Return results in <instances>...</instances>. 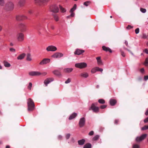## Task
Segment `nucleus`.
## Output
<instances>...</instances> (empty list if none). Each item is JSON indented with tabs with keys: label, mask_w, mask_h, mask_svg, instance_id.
I'll return each instance as SVG.
<instances>
[{
	"label": "nucleus",
	"mask_w": 148,
	"mask_h": 148,
	"mask_svg": "<svg viewBox=\"0 0 148 148\" xmlns=\"http://www.w3.org/2000/svg\"><path fill=\"white\" fill-rule=\"evenodd\" d=\"M60 9L61 12H64L66 11V10L64 8H62L60 5H59Z\"/></svg>",
	"instance_id": "obj_34"
},
{
	"label": "nucleus",
	"mask_w": 148,
	"mask_h": 148,
	"mask_svg": "<svg viewBox=\"0 0 148 148\" xmlns=\"http://www.w3.org/2000/svg\"><path fill=\"white\" fill-rule=\"evenodd\" d=\"M50 60L48 59H45L42 61L40 64L41 65L46 64L50 62Z\"/></svg>",
	"instance_id": "obj_16"
},
{
	"label": "nucleus",
	"mask_w": 148,
	"mask_h": 148,
	"mask_svg": "<svg viewBox=\"0 0 148 148\" xmlns=\"http://www.w3.org/2000/svg\"><path fill=\"white\" fill-rule=\"evenodd\" d=\"M94 132L93 131H90L89 133V135L90 136H92L94 134Z\"/></svg>",
	"instance_id": "obj_50"
},
{
	"label": "nucleus",
	"mask_w": 148,
	"mask_h": 148,
	"mask_svg": "<svg viewBox=\"0 0 148 148\" xmlns=\"http://www.w3.org/2000/svg\"><path fill=\"white\" fill-rule=\"evenodd\" d=\"M71 13V14L70 15L71 17H74L75 15V14L73 12H70Z\"/></svg>",
	"instance_id": "obj_57"
},
{
	"label": "nucleus",
	"mask_w": 148,
	"mask_h": 148,
	"mask_svg": "<svg viewBox=\"0 0 148 148\" xmlns=\"http://www.w3.org/2000/svg\"><path fill=\"white\" fill-rule=\"evenodd\" d=\"M119 121V120H115L114 121V124H117L118 123Z\"/></svg>",
	"instance_id": "obj_60"
},
{
	"label": "nucleus",
	"mask_w": 148,
	"mask_h": 148,
	"mask_svg": "<svg viewBox=\"0 0 148 148\" xmlns=\"http://www.w3.org/2000/svg\"><path fill=\"white\" fill-rule=\"evenodd\" d=\"M70 134H67L66 136V139H68L69 138L70 136Z\"/></svg>",
	"instance_id": "obj_48"
},
{
	"label": "nucleus",
	"mask_w": 148,
	"mask_h": 148,
	"mask_svg": "<svg viewBox=\"0 0 148 148\" xmlns=\"http://www.w3.org/2000/svg\"><path fill=\"white\" fill-rule=\"evenodd\" d=\"M97 61V64L99 65H103V62L101 59V57H98L96 58Z\"/></svg>",
	"instance_id": "obj_19"
},
{
	"label": "nucleus",
	"mask_w": 148,
	"mask_h": 148,
	"mask_svg": "<svg viewBox=\"0 0 148 148\" xmlns=\"http://www.w3.org/2000/svg\"><path fill=\"white\" fill-rule=\"evenodd\" d=\"M121 55L123 57H125V54L123 51H121Z\"/></svg>",
	"instance_id": "obj_55"
},
{
	"label": "nucleus",
	"mask_w": 148,
	"mask_h": 148,
	"mask_svg": "<svg viewBox=\"0 0 148 148\" xmlns=\"http://www.w3.org/2000/svg\"><path fill=\"white\" fill-rule=\"evenodd\" d=\"M142 77L140 76L138 77L137 78V80L140 81H141L142 80Z\"/></svg>",
	"instance_id": "obj_53"
},
{
	"label": "nucleus",
	"mask_w": 148,
	"mask_h": 148,
	"mask_svg": "<svg viewBox=\"0 0 148 148\" xmlns=\"http://www.w3.org/2000/svg\"><path fill=\"white\" fill-rule=\"evenodd\" d=\"M98 102L101 104H104L105 103V101L103 99H99L98 100Z\"/></svg>",
	"instance_id": "obj_35"
},
{
	"label": "nucleus",
	"mask_w": 148,
	"mask_h": 148,
	"mask_svg": "<svg viewBox=\"0 0 148 148\" xmlns=\"http://www.w3.org/2000/svg\"><path fill=\"white\" fill-rule=\"evenodd\" d=\"M140 11L143 13H145L146 12V10L145 9L141 8H140Z\"/></svg>",
	"instance_id": "obj_43"
},
{
	"label": "nucleus",
	"mask_w": 148,
	"mask_h": 148,
	"mask_svg": "<svg viewBox=\"0 0 148 148\" xmlns=\"http://www.w3.org/2000/svg\"><path fill=\"white\" fill-rule=\"evenodd\" d=\"M16 37L17 40L19 42H22L24 40V34L21 32L18 33Z\"/></svg>",
	"instance_id": "obj_2"
},
{
	"label": "nucleus",
	"mask_w": 148,
	"mask_h": 148,
	"mask_svg": "<svg viewBox=\"0 0 148 148\" xmlns=\"http://www.w3.org/2000/svg\"><path fill=\"white\" fill-rule=\"evenodd\" d=\"M73 70L72 68H66L64 69V72L66 73H69L72 72Z\"/></svg>",
	"instance_id": "obj_23"
},
{
	"label": "nucleus",
	"mask_w": 148,
	"mask_h": 148,
	"mask_svg": "<svg viewBox=\"0 0 148 148\" xmlns=\"http://www.w3.org/2000/svg\"><path fill=\"white\" fill-rule=\"evenodd\" d=\"M143 52L145 53H146L148 54V50L147 49H145L143 50Z\"/></svg>",
	"instance_id": "obj_56"
},
{
	"label": "nucleus",
	"mask_w": 148,
	"mask_h": 148,
	"mask_svg": "<svg viewBox=\"0 0 148 148\" xmlns=\"http://www.w3.org/2000/svg\"><path fill=\"white\" fill-rule=\"evenodd\" d=\"M107 107V106L105 105H101L100 106V108L101 109H103L105 108H106Z\"/></svg>",
	"instance_id": "obj_45"
},
{
	"label": "nucleus",
	"mask_w": 148,
	"mask_h": 148,
	"mask_svg": "<svg viewBox=\"0 0 148 148\" xmlns=\"http://www.w3.org/2000/svg\"><path fill=\"white\" fill-rule=\"evenodd\" d=\"M27 110L29 111H32L34 108V104L33 100L31 98H29L27 100Z\"/></svg>",
	"instance_id": "obj_1"
},
{
	"label": "nucleus",
	"mask_w": 148,
	"mask_h": 148,
	"mask_svg": "<svg viewBox=\"0 0 148 148\" xmlns=\"http://www.w3.org/2000/svg\"><path fill=\"white\" fill-rule=\"evenodd\" d=\"M144 64L146 66H148V57L146 59Z\"/></svg>",
	"instance_id": "obj_38"
},
{
	"label": "nucleus",
	"mask_w": 148,
	"mask_h": 148,
	"mask_svg": "<svg viewBox=\"0 0 148 148\" xmlns=\"http://www.w3.org/2000/svg\"><path fill=\"white\" fill-rule=\"evenodd\" d=\"M148 129V125H145L141 128L142 130H145Z\"/></svg>",
	"instance_id": "obj_41"
},
{
	"label": "nucleus",
	"mask_w": 148,
	"mask_h": 148,
	"mask_svg": "<svg viewBox=\"0 0 148 148\" xmlns=\"http://www.w3.org/2000/svg\"><path fill=\"white\" fill-rule=\"evenodd\" d=\"M144 79L145 80H147L148 79V76H145Z\"/></svg>",
	"instance_id": "obj_58"
},
{
	"label": "nucleus",
	"mask_w": 148,
	"mask_h": 148,
	"mask_svg": "<svg viewBox=\"0 0 148 148\" xmlns=\"http://www.w3.org/2000/svg\"><path fill=\"white\" fill-rule=\"evenodd\" d=\"M53 80V79L52 78H50L47 79L45 80L44 82L45 84L46 85H47V84H49Z\"/></svg>",
	"instance_id": "obj_18"
},
{
	"label": "nucleus",
	"mask_w": 148,
	"mask_h": 148,
	"mask_svg": "<svg viewBox=\"0 0 148 148\" xmlns=\"http://www.w3.org/2000/svg\"><path fill=\"white\" fill-rule=\"evenodd\" d=\"M18 27L21 32H25L26 31V26L24 24L20 23L19 24Z\"/></svg>",
	"instance_id": "obj_7"
},
{
	"label": "nucleus",
	"mask_w": 148,
	"mask_h": 148,
	"mask_svg": "<svg viewBox=\"0 0 148 148\" xmlns=\"http://www.w3.org/2000/svg\"><path fill=\"white\" fill-rule=\"evenodd\" d=\"M140 71L141 73H144L145 72L144 69L143 68L141 69L140 70Z\"/></svg>",
	"instance_id": "obj_51"
},
{
	"label": "nucleus",
	"mask_w": 148,
	"mask_h": 148,
	"mask_svg": "<svg viewBox=\"0 0 148 148\" xmlns=\"http://www.w3.org/2000/svg\"><path fill=\"white\" fill-rule=\"evenodd\" d=\"M84 51L82 49H77L74 53L75 55H80L84 52Z\"/></svg>",
	"instance_id": "obj_13"
},
{
	"label": "nucleus",
	"mask_w": 148,
	"mask_h": 148,
	"mask_svg": "<svg viewBox=\"0 0 148 148\" xmlns=\"http://www.w3.org/2000/svg\"><path fill=\"white\" fill-rule=\"evenodd\" d=\"M63 56V54L59 52H57L52 56V57L55 58H59Z\"/></svg>",
	"instance_id": "obj_9"
},
{
	"label": "nucleus",
	"mask_w": 148,
	"mask_h": 148,
	"mask_svg": "<svg viewBox=\"0 0 148 148\" xmlns=\"http://www.w3.org/2000/svg\"><path fill=\"white\" fill-rule=\"evenodd\" d=\"M116 103V101L115 99H111L110 101V105L112 106H114Z\"/></svg>",
	"instance_id": "obj_21"
},
{
	"label": "nucleus",
	"mask_w": 148,
	"mask_h": 148,
	"mask_svg": "<svg viewBox=\"0 0 148 148\" xmlns=\"http://www.w3.org/2000/svg\"><path fill=\"white\" fill-rule=\"evenodd\" d=\"M125 43L127 47H129L128 46V42L127 41H125Z\"/></svg>",
	"instance_id": "obj_61"
},
{
	"label": "nucleus",
	"mask_w": 148,
	"mask_h": 148,
	"mask_svg": "<svg viewBox=\"0 0 148 148\" xmlns=\"http://www.w3.org/2000/svg\"><path fill=\"white\" fill-rule=\"evenodd\" d=\"M124 49H125L126 50H127V51H128L129 52H130L131 53H132V52L131 51L129 50L128 49L126 48H124Z\"/></svg>",
	"instance_id": "obj_62"
},
{
	"label": "nucleus",
	"mask_w": 148,
	"mask_h": 148,
	"mask_svg": "<svg viewBox=\"0 0 148 148\" xmlns=\"http://www.w3.org/2000/svg\"><path fill=\"white\" fill-rule=\"evenodd\" d=\"M90 3V2L89 1H87L84 3V4L86 6H87Z\"/></svg>",
	"instance_id": "obj_42"
},
{
	"label": "nucleus",
	"mask_w": 148,
	"mask_h": 148,
	"mask_svg": "<svg viewBox=\"0 0 148 148\" xmlns=\"http://www.w3.org/2000/svg\"><path fill=\"white\" fill-rule=\"evenodd\" d=\"M85 142V140L84 139H82L81 140H79L78 141V143L79 145H83Z\"/></svg>",
	"instance_id": "obj_27"
},
{
	"label": "nucleus",
	"mask_w": 148,
	"mask_h": 148,
	"mask_svg": "<svg viewBox=\"0 0 148 148\" xmlns=\"http://www.w3.org/2000/svg\"><path fill=\"white\" fill-rule=\"evenodd\" d=\"M102 48L103 50L107 52H109L110 53H111L112 52V50L108 47H107L105 46H103L102 47Z\"/></svg>",
	"instance_id": "obj_17"
},
{
	"label": "nucleus",
	"mask_w": 148,
	"mask_h": 148,
	"mask_svg": "<svg viewBox=\"0 0 148 148\" xmlns=\"http://www.w3.org/2000/svg\"><path fill=\"white\" fill-rule=\"evenodd\" d=\"M80 76L84 78H87L88 76V74L87 73H83L80 74Z\"/></svg>",
	"instance_id": "obj_26"
},
{
	"label": "nucleus",
	"mask_w": 148,
	"mask_h": 148,
	"mask_svg": "<svg viewBox=\"0 0 148 148\" xmlns=\"http://www.w3.org/2000/svg\"><path fill=\"white\" fill-rule=\"evenodd\" d=\"M97 71L96 67L92 68L91 70V72L94 73Z\"/></svg>",
	"instance_id": "obj_39"
},
{
	"label": "nucleus",
	"mask_w": 148,
	"mask_h": 148,
	"mask_svg": "<svg viewBox=\"0 0 148 148\" xmlns=\"http://www.w3.org/2000/svg\"><path fill=\"white\" fill-rule=\"evenodd\" d=\"M71 81V79L69 78L65 82V83L68 84Z\"/></svg>",
	"instance_id": "obj_46"
},
{
	"label": "nucleus",
	"mask_w": 148,
	"mask_h": 148,
	"mask_svg": "<svg viewBox=\"0 0 148 148\" xmlns=\"http://www.w3.org/2000/svg\"><path fill=\"white\" fill-rule=\"evenodd\" d=\"M29 75L32 76H34L37 75V72L31 71L28 73Z\"/></svg>",
	"instance_id": "obj_22"
},
{
	"label": "nucleus",
	"mask_w": 148,
	"mask_h": 148,
	"mask_svg": "<svg viewBox=\"0 0 148 148\" xmlns=\"http://www.w3.org/2000/svg\"><path fill=\"white\" fill-rule=\"evenodd\" d=\"M32 84L31 82L29 83V85L28 86V88L30 90L31 89V87H32Z\"/></svg>",
	"instance_id": "obj_44"
},
{
	"label": "nucleus",
	"mask_w": 148,
	"mask_h": 148,
	"mask_svg": "<svg viewBox=\"0 0 148 148\" xmlns=\"http://www.w3.org/2000/svg\"><path fill=\"white\" fill-rule=\"evenodd\" d=\"M10 51L12 52H14L15 51V49L13 48H10Z\"/></svg>",
	"instance_id": "obj_52"
},
{
	"label": "nucleus",
	"mask_w": 148,
	"mask_h": 148,
	"mask_svg": "<svg viewBox=\"0 0 148 148\" xmlns=\"http://www.w3.org/2000/svg\"><path fill=\"white\" fill-rule=\"evenodd\" d=\"M77 116V114L75 113H73L71 114L69 117V119L70 120H72L75 118Z\"/></svg>",
	"instance_id": "obj_20"
},
{
	"label": "nucleus",
	"mask_w": 148,
	"mask_h": 148,
	"mask_svg": "<svg viewBox=\"0 0 148 148\" xmlns=\"http://www.w3.org/2000/svg\"><path fill=\"white\" fill-rule=\"evenodd\" d=\"M97 71H101L102 72L103 71V69L101 68H99V67H96Z\"/></svg>",
	"instance_id": "obj_40"
},
{
	"label": "nucleus",
	"mask_w": 148,
	"mask_h": 148,
	"mask_svg": "<svg viewBox=\"0 0 148 148\" xmlns=\"http://www.w3.org/2000/svg\"><path fill=\"white\" fill-rule=\"evenodd\" d=\"M53 16L55 20L56 21H58L59 17L58 15L56 14H53Z\"/></svg>",
	"instance_id": "obj_30"
},
{
	"label": "nucleus",
	"mask_w": 148,
	"mask_h": 148,
	"mask_svg": "<svg viewBox=\"0 0 148 148\" xmlns=\"http://www.w3.org/2000/svg\"><path fill=\"white\" fill-rule=\"evenodd\" d=\"M26 2V0H18V5L20 7H22L24 5Z\"/></svg>",
	"instance_id": "obj_14"
},
{
	"label": "nucleus",
	"mask_w": 148,
	"mask_h": 148,
	"mask_svg": "<svg viewBox=\"0 0 148 148\" xmlns=\"http://www.w3.org/2000/svg\"><path fill=\"white\" fill-rule=\"evenodd\" d=\"M47 74V73L46 72L43 73H40L38 72V76L41 75L42 76H44Z\"/></svg>",
	"instance_id": "obj_32"
},
{
	"label": "nucleus",
	"mask_w": 148,
	"mask_h": 148,
	"mask_svg": "<svg viewBox=\"0 0 148 148\" xmlns=\"http://www.w3.org/2000/svg\"><path fill=\"white\" fill-rule=\"evenodd\" d=\"M50 0H38V5H42L48 2Z\"/></svg>",
	"instance_id": "obj_15"
},
{
	"label": "nucleus",
	"mask_w": 148,
	"mask_h": 148,
	"mask_svg": "<svg viewBox=\"0 0 148 148\" xmlns=\"http://www.w3.org/2000/svg\"><path fill=\"white\" fill-rule=\"evenodd\" d=\"M144 122L145 123L148 122V117L144 120Z\"/></svg>",
	"instance_id": "obj_59"
},
{
	"label": "nucleus",
	"mask_w": 148,
	"mask_h": 148,
	"mask_svg": "<svg viewBox=\"0 0 148 148\" xmlns=\"http://www.w3.org/2000/svg\"><path fill=\"white\" fill-rule=\"evenodd\" d=\"M75 66L77 68L81 69L86 67L87 64L85 62H81L76 64H75Z\"/></svg>",
	"instance_id": "obj_5"
},
{
	"label": "nucleus",
	"mask_w": 148,
	"mask_h": 148,
	"mask_svg": "<svg viewBox=\"0 0 148 148\" xmlns=\"http://www.w3.org/2000/svg\"><path fill=\"white\" fill-rule=\"evenodd\" d=\"M76 5L75 4L74 5L73 7L72 8L70 11V12H73L76 8Z\"/></svg>",
	"instance_id": "obj_31"
},
{
	"label": "nucleus",
	"mask_w": 148,
	"mask_h": 148,
	"mask_svg": "<svg viewBox=\"0 0 148 148\" xmlns=\"http://www.w3.org/2000/svg\"><path fill=\"white\" fill-rule=\"evenodd\" d=\"M133 148H139V145L137 144H134L133 145Z\"/></svg>",
	"instance_id": "obj_47"
},
{
	"label": "nucleus",
	"mask_w": 148,
	"mask_h": 148,
	"mask_svg": "<svg viewBox=\"0 0 148 148\" xmlns=\"http://www.w3.org/2000/svg\"><path fill=\"white\" fill-rule=\"evenodd\" d=\"M25 54L23 53L19 55L17 57L18 60H22L23 59L25 56Z\"/></svg>",
	"instance_id": "obj_25"
},
{
	"label": "nucleus",
	"mask_w": 148,
	"mask_h": 148,
	"mask_svg": "<svg viewBox=\"0 0 148 148\" xmlns=\"http://www.w3.org/2000/svg\"><path fill=\"white\" fill-rule=\"evenodd\" d=\"M5 4L4 0H0V6H3Z\"/></svg>",
	"instance_id": "obj_36"
},
{
	"label": "nucleus",
	"mask_w": 148,
	"mask_h": 148,
	"mask_svg": "<svg viewBox=\"0 0 148 148\" xmlns=\"http://www.w3.org/2000/svg\"><path fill=\"white\" fill-rule=\"evenodd\" d=\"M5 8L8 11L12 10L14 8L13 3L11 2H8L6 4Z\"/></svg>",
	"instance_id": "obj_3"
},
{
	"label": "nucleus",
	"mask_w": 148,
	"mask_h": 148,
	"mask_svg": "<svg viewBox=\"0 0 148 148\" xmlns=\"http://www.w3.org/2000/svg\"><path fill=\"white\" fill-rule=\"evenodd\" d=\"M48 51H55L57 50V48L51 45L48 46L46 49Z\"/></svg>",
	"instance_id": "obj_12"
},
{
	"label": "nucleus",
	"mask_w": 148,
	"mask_h": 148,
	"mask_svg": "<svg viewBox=\"0 0 148 148\" xmlns=\"http://www.w3.org/2000/svg\"><path fill=\"white\" fill-rule=\"evenodd\" d=\"M91 144L89 143H88L84 145V148H91Z\"/></svg>",
	"instance_id": "obj_29"
},
{
	"label": "nucleus",
	"mask_w": 148,
	"mask_h": 148,
	"mask_svg": "<svg viewBox=\"0 0 148 148\" xmlns=\"http://www.w3.org/2000/svg\"><path fill=\"white\" fill-rule=\"evenodd\" d=\"M51 11L55 13H58L59 11V8L58 6L54 5L52 6L51 8Z\"/></svg>",
	"instance_id": "obj_10"
},
{
	"label": "nucleus",
	"mask_w": 148,
	"mask_h": 148,
	"mask_svg": "<svg viewBox=\"0 0 148 148\" xmlns=\"http://www.w3.org/2000/svg\"><path fill=\"white\" fill-rule=\"evenodd\" d=\"M27 19V17L25 15L20 14L17 15L16 16V19L17 21H20Z\"/></svg>",
	"instance_id": "obj_4"
},
{
	"label": "nucleus",
	"mask_w": 148,
	"mask_h": 148,
	"mask_svg": "<svg viewBox=\"0 0 148 148\" xmlns=\"http://www.w3.org/2000/svg\"><path fill=\"white\" fill-rule=\"evenodd\" d=\"M92 110L94 112L97 113L99 112V108L98 107L96 106L95 104L92 103L89 109L90 110Z\"/></svg>",
	"instance_id": "obj_6"
},
{
	"label": "nucleus",
	"mask_w": 148,
	"mask_h": 148,
	"mask_svg": "<svg viewBox=\"0 0 148 148\" xmlns=\"http://www.w3.org/2000/svg\"><path fill=\"white\" fill-rule=\"evenodd\" d=\"M3 64L4 66L6 67H9L10 66V64L5 61H3Z\"/></svg>",
	"instance_id": "obj_28"
},
{
	"label": "nucleus",
	"mask_w": 148,
	"mask_h": 148,
	"mask_svg": "<svg viewBox=\"0 0 148 148\" xmlns=\"http://www.w3.org/2000/svg\"><path fill=\"white\" fill-rule=\"evenodd\" d=\"M85 123V119L84 118L82 117L80 119L79 123V126L80 127H83Z\"/></svg>",
	"instance_id": "obj_8"
},
{
	"label": "nucleus",
	"mask_w": 148,
	"mask_h": 148,
	"mask_svg": "<svg viewBox=\"0 0 148 148\" xmlns=\"http://www.w3.org/2000/svg\"><path fill=\"white\" fill-rule=\"evenodd\" d=\"M6 148H10V146L9 145H7L6 147Z\"/></svg>",
	"instance_id": "obj_64"
},
{
	"label": "nucleus",
	"mask_w": 148,
	"mask_h": 148,
	"mask_svg": "<svg viewBox=\"0 0 148 148\" xmlns=\"http://www.w3.org/2000/svg\"><path fill=\"white\" fill-rule=\"evenodd\" d=\"M99 136L98 135H96L92 139L93 140H97L99 139Z\"/></svg>",
	"instance_id": "obj_37"
},
{
	"label": "nucleus",
	"mask_w": 148,
	"mask_h": 148,
	"mask_svg": "<svg viewBox=\"0 0 148 148\" xmlns=\"http://www.w3.org/2000/svg\"><path fill=\"white\" fill-rule=\"evenodd\" d=\"M143 38H147V36L145 34H143Z\"/></svg>",
	"instance_id": "obj_63"
},
{
	"label": "nucleus",
	"mask_w": 148,
	"mask_h": 148,
	"mask_svg": "<svg viewBox=\"0 0 148 148\" xmlns=\"http://www.w3.org/2000/svg\"><path fill=\"white\" fill-rule=\"evenodd\" d=\"M147 136V134H144L142 135L140 137H138L136 138L137 142H139L143 140Z\"/></svg>",
	"instance_id": "obj_11"
},
{
	"label": "nucleus",
	"mask_w": 148,
	"mask_h": 148,
	"mask_svg": "<svg viewBox=\"0 0 148 148\" xmlns=\"http://www.w3.org/2000/svg\"><path fill=\"white\" fill-rule=\"evenodd\" d=\"M139 28H136L135 30V32L136 34H138L139 33Z\"/></svg>",
	"instance_id": "obj_49"
},
{
	"label": "nucleus",
	"mask_w": 148,
	"mask_h": 148,
	"mask_svg": "<svg viewBox=\"0 0 148 148\" xmlns=\"http://www.w3.org/2000/svg\"><path fill=\"white\" fill-rule=\"evenodd\" d=\"M53 73L54 75L58 76H60L61 75L60 72L58 70H55L53 72Z\"/></svg>",
	"instance_id": "obj_24"
},
{
	"label": "nucleus",
	"mask_w": 148,
	"mask_h": 148,
	"mask_svg": "<svg viewBox=\"0 0 148 148\" xmlns=\"http://www.w3.org/2000/svg\"><path fill=\"white\" fill-rule=\"evenodd\" d=\"M26 59L27 60L29 61H30L31 60V55L29 53H28L27 54Z\"/></svg>",
	"instance_id": "obj_33"
},
{
	"label": "nucleus",
	"mask_w": 148,
	"mask_h": 148,
	"mask_svg": "<svg viewBox=\"0 0 148 148\" xmlns=\"http://www.w3.org/2000/svg\"><path fill=\"white\" fill-rule=\"evenodd\" d=\"M133 28V27L131 25H129L127 26V29H130L131 28Z\"/></svg>",
	"instance_id": "obj_54"
}]
</instances>
